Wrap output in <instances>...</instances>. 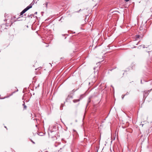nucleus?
<instances>
[{
    "mask_svg": "<svg viewBox=\"0 0 152 152\" xmlns=\"http://www.w3.org/2000/svg\"><path fill=\"white\" fill-rule=\"evenodd\" d=\"M23 10L25 12L27 11V10L25 8Z\"/></svg>",
    "mask_w": 152,
    "mask_h": 152,
    "instance_id": "11",
    "label": "nucleus"
},
{
    "mask_svg": "<svg viewBox=\"0 0 152 152\" xmlns=\"http://www.w3.org/2000/svg\"><path fill=\"white\" fill-rule=\"evenodd\" d=\"M140 36L139 35H136V36L135 38L137 39L139 38L140 37Z\"/></svg>",
    "mask_w": 152,
    "mask_h": 152,
    "instance_id": "6",
    "label": "nucleus"
},
{
    "mask_svg": "<svg viewBox=\"0 0 152 152\" xmlns=\"http://www.w3.org/2000/svg\"><path fill=\"white\" fill-rule=\"evenodd\" d=\"M23 10L25 12L27 11V10L25 8Z\"/></svg>",
    "mask_w": 152,
    "mask_h": 152,
    "instance_id": "12",
    "label": "nucleus"
},
{
    "mask_svg": "<svg viewBox=\"0 0 152 152\" xmlns=\"http://www.w3.org/2000/svg\"><path fill=\"white\" fill-rule=\"evenodd\" d=\"M129 0H125V1L126 2H128V1Z\"/></svg>",
    "mask_w": 152,
    "mask_h": 152,
    "instance_id": "19",
    "label": "nucleus"
},
{
    "mask_svg": "<svg viewBox=\"0 0 152 152\" xmlns=\"http://www.w3.org/2000/svg\"><path fill=\"white\" fill-rule=\"evenodd\" d=\"M45 4V6H46V7H47V5H48V3H47V2H46V3Z\"/></svg>",
    "mask_w": 152,
    "mask_h": 152,
    "instance_id": "14",
    "label": "nucleus"
},
{
    "mask_svg": "<svg viewBox=\"0 0 152 152\" xmlns=\"http://www.w3.org/2000/svg\"><path fill=\"white\" fill-rule=\"evenodd\" d=\"M45 152H48V151H45Z\"/></svg>",
    "mask_w": 152,
    "mask_h": 152,
    "instance_id": "30",
    "label": "nucleus"
},
{
    "mask_svg": "<svg viewBox=\"0 0 152 152\" xmlns=\"http://www.w3.org/2000/svg\"><path fill=\"white\" fill-rule=\"evenodd\" d=\"M83 95H80V97L79 99H74L73 100V102L74 103H76L79 102L81 99L83 98Z\"/></svg>",
    "mask_w": 152,
    "mask_h": 152,
    "instance_id": "3",
    "label": "nucleus"
},
{
    "mask_svg": "<svg viewBox=\"0 0 152 152\" xmlns=\"http://www.w3.org/2000/svg\"><path fill=\"white\" fill-rule=\"evenodd\" d=\"M80 10H81L80 9V10L79 11H78L77 12H79V11H80Z\"/></svg>",
    "mask_w": 152,
    "mask_h": 152,
    "instance_id": "24",
    "label": "nucleus"
},
{
    "mask_svg": "<svg viewBox=\"0 0 152 152\" xmlns=\"http://www.w3.org/2000/svg\"><path fill=\"white\" fill-rule=\"evenodd\" d=\"M32 6L31 4H30L28 6H27L25 9L27 10H28L29 9L31 8Z\"/></svg>",
    "mask_w": 152,
    "mask_h": 152,
    "instance_id": "4",
    "label": "nucleus"
},
{
    "mask_svg": "<svg viewBox=\"0 0 152 152\" xmlns=\"http://www.w3.org/2000/svg\"><path fill=\"white\" fill-rule=\"evenodd\" d=\"M144 96H145V94H144Z\"/></svg>",
    "mask_w": 152,
    "mask_h": 152,
    "instance_id": "25",
    "label": "nucleus"
},
{
    "mask_svg": "<svg viewBox=\"0 0 152 152\" xmlns=\"http://www.w3.org/2000/svg\"><path fill=\"white\" fill-rule=\"evenodd\" d=\"M22 13H23V14L25 12L23 10L22 12H21Z\"/></svg>",
    "mask_w": 152,
    "mask_h": 152,
    "instance_id": "15",
    "label": "nucleus"
},
{
    "mask_svg": "<svg viewBox=\"0 0 152 152\" xmlns=\"http://www.w3.org/2000/svg\"><path fill=\"white\" fill-rule=\"evenodd\" d=\"M37 14V12H36L35 13H34V14Z\"/></svg>",
    "mask_w": 152,
    "mask_h": 152,
    "instance_id": "20",
    "label": "nucleus"
},
{
    "mask_svg": "<svg viewBox=\"0 0 152 152\" xmlns=\"http://www.w3.org/2000/svg\"><path fill=\"white\" fill-rule=\"evenodd\" d=\"M27 27H28V26H27Z\"/></svg>",
    "mask_w": 152,
    "mask_h": 152,
    "instance_id": "28",
    "label": "nucleus"
},
{
    "mask_svg": "<svg viewBox=\"0 0 152 152\" xmlns=\"http://www.w3.org/2000/svg\"><path fill=\"white\" fill-rule=\"evenodd\" d=\"M28 16H29V17H31V18H32V16H33V17L34 16V15H31V14L30 15H28Z\"/></svg>",
    "mask_w": 152,
    "mask_h": 152,
    "instance_id": "9",
    "label": "nucleus"
},
{
    "mask_svg": "<svg viewBox=\"0 0 152 152\" xmlns=\"http://www.w3.org/2000/svg\"><path fill=\"white\" fill-rule=\"evenodd\" d=\"M138 43H137L136 44V45H138Z\"/></svg>",
    "mask_w": 152,
    "mask_h": 152,
    "instance_id": "27",
    "label": "nucleus"
},
{
    "mask_svg": "<svg viewBox=\"0 0 152 152\" xmlns=\"http://www.w3.org/2000/svg\"><path fill=\"white\" fill-rule=\"evenodd\" d=\"M63 105L62 104H61L60 107V109L61 110H62L63 109Z\"/></svg>",
    "mask_w": 152,
    "mask_h": 152,
    "instance_id": "7",
    "label": "nucleus"
},
{
    "mask_svg": "<svg viewBox=\"0 0 152 152\" xmlns=\"http://www.w3.org/2000/svg\"><path fill=\"white\" fill-rule=\"evenodd\" d=\"M8 27L7 25L5 24H3L0 26V28L1 30H4L5 29H7V27Z\"/></svg>",
    "mask_w": 152,
    "mask_h": 152,
    "instance_id": "2",
    "label": "nucleus"
},
{
    "mask_svg": "<svg viewBox=\"0 0 152 152\" xmlns=\"http://www.w3.org/2000/svg\"><path fill=\"white\" fill-rule=\"evenodd\" d=\"M129 94V93L128 92H127V93H126V94H125V95H127V94Z\"/></svg>",
    "mask_w": 152,
    "mask_h": 152,
    "instance_id": "17",
    "label": "nucleus"
},
{
    "mask_svg": "<svg viewBox=\"0 0 152 152\" xmlns=\"http://www.w3.org/2000/svg\"><path fill=\"white\" fill-rule=\"evenodd\" d=\"M4 127L5 128H6V126H5Z\"/></svg>",
    "mask_w": 152,
    "mask_h": 152,
    "instance_id": "26",
    "label": "nucleus"
},
{
    "mask_svg": "<svg viewBox=\"0 0 152 152\" xmlns=\"http://www.w3.org/2000/svg\"><path fill=\"white\" fill-rule=\"evenodd\" d=\"M151 90H150L148 91V92H150L151 91Z\"/></svg>",
    "mask_w": 152,
    "mask_h": 152,
    "instance_id": "23",
    "label": "nucleus"
},
{
    "mask_svg": "<svg viewBox=\"0 0 152 152\" xmlns=\"http://www.w3.org/2000/svg\"><path fill=\"white\" fill-rule=\"evenodd\" d=\"M141 46H142V48H148V47L149 46H148V47H145L144 45H142Z\"/></svg>",
    "mask_w": 152,
    "mask_h": 152,
    "instance_id": "8",
    "label": "nucleus"
},
{
    "mask_svg": "<svg viewBox=\"0 0 152 152\" xmlns=\"http://www.w3.org/2000/svg\"><path fill=\"white\" fill-rule=\"evenodd\" d=\"M31 141L32 142V143L34 144H35V142L33 141H32V140H31Z\"/></svg>",
    "mask_w": 152,
    "mask_h": 152,
    "instance_id": "18",
    "label": "nucleus"
},
{
    "mask_svg": "<svg viewBox=\"0 0 152 152\" xmlns=\"http://www.w3.org/2000/svg\"><path fill=\"white\" fill-rule=\"evenodd\" d=\"M5 20H4V21L6 20V24L8 26H10L12 23V20L13 19V18L11 15H6V14H5Z\"/></svg>",
    "mask_w": 152,
    "mask_h": 152,
    "instance_id": "1",
    "label": "nucleus"
},
{
    "mask_svg": "<svg viewBox=\"0 0 152 152\" xmlns=\"http://www.w3.org/2000/svg\"><path fill=\"white\" fill-rule=\"evenodd\" d=\"M54 132V131H53V132ZM50 133H51L52 132V131H50Z\"/></svg>",
    "mask_w": 152,
    "mask_h": 152,
    "instance_id": "21",
    "label": "nucleus"
},
{
    "mask_svg": "<svg viewBox=\"0 0 152 152\" xmlns=\"http://www.w3.org/2000/svg\"><path fill=\"white\" fill-rule=\"evenodd\" d=\"M22 13H23V14L25 12L23 10L22 12H21Z\"/></svg>",
    "mask_w": 152,
    "mask_h": 152,
    "instance_id": "16",
    "label": "nucleus"
},
{
    "mask_svg": "<svg viewBox=\"0 0 152 152\" xmlns=\"http://www.w3.org/2000/svg\"><path fill=\"white\" fill-rule=\"evenodd\" d=\"M49 134H50V132H49V133H48Z\"/></svg>",
    "mask_w": 152,
    "mask_h": 152,
    "instance_id": "29",
    "label": "nucleus"
},
{
    "mask_svg": "<svg viewBox=\"0 0 152 152\" xmlns=\"http://www.w3.org/2000/svg\"><path fill=\"white\" fill-rule=\"evenodd\" d=\"M23 14V13H22V12H21L20 13V15H22Z\"/></svg>",
    "mask_w": 152,
    "mask_h": 152,
    "instance_id": "13",
    "label": "nucleus"
},
{
    "mask_svg": "<svg viewBox=\"0 0 152 152\" xmlns=\"http://www.w3.org/2000/svg\"><path fill=\"white\" fill-rule=\"evenodd\" d=\"M147 51V52H150V51H149V50H147V51Z\"/></svg>",
    "mask_w": 152,
    "mask_h": 152,
    "instance_id": "22",
    "label": "nucleus"
},
{
    "mask_svg": "<svg viewBox=\"0 0 152 152\" xmlns=\"http://www.w3.org/2000/svg\"><path fill=\"white\" fill-rule=\"evenodd\" d=\"M125 95H122V96L121 97H122V99H124V97Z\"/></svg>",
    "mask_w": 152,
    "mask_h": 152,
    "instance_id": "10",
    "label": "nucleus"
},
{
    "mask_svg": "<svg viewBox=\"0 0 152 152\" xmlns=\"http://www.w3.org/2000/svg\"><path fill=\"white\" fill-rule=\"evenodd\" d=\"M23 105L24 106V109H26V106L25 105V102H23Z\"/></svg>",
    "mask_w": 152,
    "mask_h": 152,
    "instance_id": "5",
    "label": "nucleus"
}]
</instances>
